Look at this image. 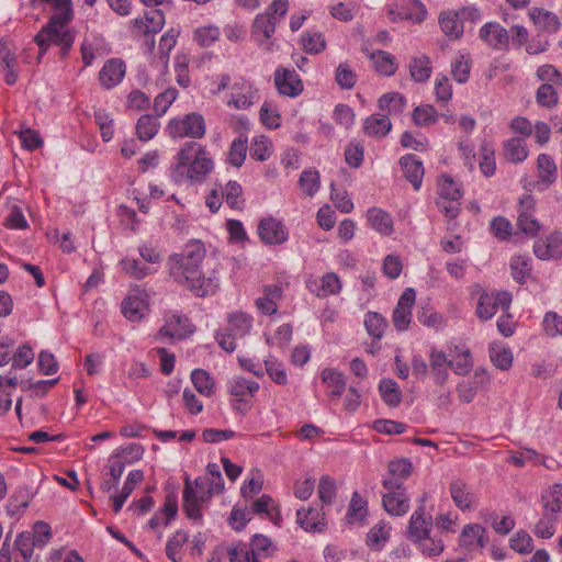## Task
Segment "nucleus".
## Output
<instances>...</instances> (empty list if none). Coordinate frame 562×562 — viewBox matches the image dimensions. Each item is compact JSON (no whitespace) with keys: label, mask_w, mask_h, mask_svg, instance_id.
I'll list each match as a JSON object with an SVG mask.
<instances>
[{"label":"nucleus","mask_w":562,"mask_h":562,"mask_svg":"<svg viewBox=\"0 0 562 562\" xmlns=\"http://www.w3.org/2000/svg\"><path fill=\"white\" fill-rule=\"evenodd\" d=\"M512 303V295L508 292L483 293L477 302L476 315L482 321L492 318L501 307L508 312Z\"/></svg>","instance_id":"9d476101"},{"label":"nucleus","mask_w":562,"mask_h":562,"mask_svg":"<svg viewBox=\"0 0 562 562\" xmlns=\"http://www.w3.org/2000/svg\"><path fill=\"white\" fill-rule=\"evenodd\" d=\"M438 194L448 201H458L462 196L460 187L448 175H442L438 180Z\"/></svg>","instance_id":"a18cd8bd"},{"label":"nucleus","mask_w":562,"mask_h":562,"mask_svg":"<svg viewBox=\"0 0 562 562\" xmlns=\"http://www.w3.org/2000/svg\"><path fill=\"white\" fill-rule=\"evenodd\" d=\"M214 490L209 487L207 477H198L194 486L187 476L183 488V512L188 518L199 520L202 517L201 507L206 504L213 496Z\"/></svg>","instance_id":"39448f33"},{"label":"nucleus","mask_w":562,"mask_h":562,"mask_svg":"<svg viewBox=\"0 0 562 562\" xmlns=\"http://www.w3.org/2000/svg\"><path fill=\"white\" fill-rule=\"evenodd\" d=\"M169 134L171 137H190L202 138L206 131L204 117L192 112L184 115L182 119H173L168 124Z\"/></svg>","instance_id":"0eeeda50"},{"label":"nucleus","mask_w":562,"mask_h":562,"mask_svg":"<svg viewBox=\"0 0 562 562\" xmlns=\"http://www.w3.org/2000/svg\"><path fill=\"white\" fill-rule=\"evenodd\" d=\"M431 526V518L426 519L425 515H423V507L417 508L413 515L411 516L407 533L408 538H411L415 542H420L426 540L429 536Z\"/></svg>","instance_id":"393cba45"},{"label":"nucleus","mask_w":562,"mask_h":562,"mask_svg":"<svg viewBox=\"0 0 562 562\" xmlns=\"http://www.w3.org/2000/svg\"><path fill=\"white\" fill-rule=\"evenodd\" d=\"M364 326L368 334L374 340H380L383 337L387 323L381 314L376 312H369L366 314Z\"/></svg>","instance_id":"c03bdc74"},{"label":"nucleus","mask_w":562,"mask_h":562,"mask_svg":"<svg viewBox=\"0 0 562 562\" xmlns=\"http://www.w3.org/2000/svg\"><path fill=\"white\" fill-rule=\"evenodd\" d=\"M144 293L135 291L130 293L122 302V313L131 322H137L143 317L147 304Z\"/></svg>","instance_id":"a878e982"},{"label":"nucleus","mask_w":562,"mask_h":562,"mask_svg":"<svg viewBox=\"0 0 562 562\" xmlns=\"http://www.w3.org/2000/svg\"><path fill=\"white\" fill-rule=\"evenodd\" d=\"M378 104L380 110L387 116L402 113L407 105V101L400 92H389L381 95Z\"/></svg>","instance_id":"2f4dec72"},{"label":"nucleus","mask_w":562,"mask_h":562,"mask_svg":"<svg viewBox=\"0 0 562 562\" xmlns=\"http://www.w3.org/2000/svg\"><path fill=\"white\" fill-rule=\"evenodd\" d=\"M192 331V325L186 316L171 313L167 316L165 325L159 330V335L161 337L183 339Z\"/></svg>","instance_id":"dca6fc26"},{"label":"nucleus","mask_w":562,"mask_h":562,"mask_svg":"<svg viewBox=\"0 0 562 562\" xmlns=\"http://www.w3.org/2000/svg\"><path fill=\"white\" fill-rule=\"evenodd\" d=\"M288 10L289 0H273L265 13H259L255 18L251 36L262 50L271 53L277 47L273 35L277 24L285 16Z\"/></svg>","instance_id":"20e7f679"},{"label":"nucleus","mask_w":562,"mask_h":562,"mask_svg":"<svg viewBox=\"0 0 562 562\" xmlns=\"http://www.w3.org/2000/svg\"><path fill=\"white\" fill-rule=\"evenodd\" d=\"M529 16L535 24L544 29L555 30L559 25L558 16L554 13L541 8L531 9L529 12Z\"/></svg>","instance_id":"6e6d98bb"},{"label":"nucleus","mask_w":562,"mask_h":562,"mask_svg":"<svg viewBox=\"0 0 562 562\" xmlns=\"http://www.w3.org/2000/svg\"><path fill=\"white\" fill-rule=\"evenodd\" d=\"M367 514V503L359 496L357 492L352 494L347 519L350 524L361 521Z\"/></svg>","instance_id":"774afa93"},{"label":"nucleus","mask_w":562,"mask_h":562,"mask_svg":"<svg viewBox=\"0 0 562 562\" xmlns=\"http://www.w3.org/2000/svg\"><path fill=\"white\" fill-rule=\"evenodd\" d=\"M188 541V535L187 532L179 530L177 531L172 538L169 539L166 546V554L168 559H170L172 562H179L180 555L179 551L181 547Z\"/></svg>","instance_id":"338daca9"},{"label":"nucleus","mask_w":562,"mask_h":562,"mask_svg":"<svg viewBox=\"0 0 562 562\" xmlns=\"http://www.w3.org/2000/svg\"><path fill=\"white\" fill-rule=\"evenodd\" d=\"M247 154V136L243 134L238 138L234 139L229 147L228 162L234 167H240L246 158Z\"/></svg>","instance_id":"3c124183"},{"label":"nucleus","mask_w":562,"mask_h":562,"mask_svg":"<svg viewBox=\"0 0 562 562\" xmlns=\"http://www.w3.org/2000/svg\"><path fill=\"white\" fill-rule=\"evenodd\" d=\"M474 379L475 381L473 383L462 382L458 384V397L462 403H471L474 400L475 394L477 392V384H483L488 380L485 372H475Z\"/></svg>","instance_id":"ea45409f"},{"label":"nucleus","mask_w":562,"mask_h":562,"mask_svg":"<svg viewBox=\"0 0 562 562\" xmlns=\"http://www.w3.org/2000/svg\"><path fill=\"white\" fill-rule=\"evenodd\" d=\"M322 380L330 390V397L339 398L342 395L346 389V380L341 372L331 369H325L322 372Z\"/></svg>","instance_id":"e433bc0d"},{"label":"nucleus","mask_w":562,"mask_h":562,"mask_svg":"<svg viewBox=\"0 0 562 562\" xmlns=\"http://www.w3.org/2000/svg\"><path fill=\"white\" fill-rule=\"evenodd\" d=\"M392 123L386 114H373L364 121V132L370 136L384 137L391 131Z\"/></svg>","instance_id":"473e14b6"},{"label":"nucleus","mask_w":562,"mask_h":562,"mask_svg":"<svg viewBox=\"0 0 562 562\" xmlns=\"http://www.w3.org/2000/svg\"><path fill=\"white\" fill-rule=\"evenodd\" d=\"M358 76L348 64H340L335 71V80L344 90H350L357 83Z\"/></svg>","instance_id":"bf43d9fd"},{"label":"nucleus","mask_w":562,"mask_h":562,"mask_svg":"<svg viewBox=\"0 0 562 562\" xmlns=\"http://www.w3.org/2000/svg\"><path fill=\"white\" fill-rule=\"evenodd\" d=\"M491 361L501 370H508L513 364V353L510 349L499 346H493L490 349Z\"/></svg>","instance_id":"e2e57ef3"},{"label":"nucleus","mask_w":562,"mask_h":562,"mask_svg":"<svg viewBox=\"0 0 562 562\" xmlns=\"http://www.w3.org/2000/svg\"><path fill=\"white\" fill-rule=\"evenodd\" d=\"M486 529L479 524H469L462 528L461 541L462 544L471 548L474 543L483 549L486 546L487 539L485 538Z\"/></svg>","instance_id":"72a5a7b5"},{"label":"nucleus","mask_w":562,"mask_h":562,"mask_svg":"<svg viewBox=\"0 0 562 562\" xmlns=\"http://www.w3.org/2000/svg\"><path fill=\"white\" fill-rule=\"evenodd\" d=\"M205 247L200 240L188 243L183 250L168 259L170 278L199 297L213 295L218 289L215 276L205 278L201 265L205 258Z\"/></svg>","instance_id":"f257e3e1"},{"label":"nucleus","mask_w":562,"mask_h":562,"mask_svg":"<svg viewBox=\"0 0 562 562\" xmlns=\"http://www.w3.org/2000/svg\"><path fill=\"white\" fill-rule=\"evenodd\" d=\"M382 400L390 406H397L401 403V391L395 381L383 379L379 384Z\"/></svg>","instance_id":"de8ad7c7"},{"label":"nucleus","mask_w":562,"mask_h":562,"mask_svg":"<svg viewBox=\"0 0 562 562\" xmlns=\"http://www.w3.org/2000/svg\"><path fill=\"white\" fill-rule=\"evenodd\" d=\"M452 358L451 369L456 374L465 375L471 371L472 359L470 350H460L458 347H456Z\"/></svg>","instance_id":"4d7b16f0"},{"label":"nucleus","mask_w":562,"mask_h":562,"mask_svg":"<svg viewBox=\"0 0 562 562\" xmlns=\"http://www.w3.org/2000/svg\"><path fill=\"white\" fill-rule=\"evenodd\" d=\"M222 198L227 205L234 210H241L245 205L241 186L236 181H228L225 189L221 191Z\"/></svg>","instance_id":"a19ab883"},{"label":"nucleus","mask_w":562,"mask_h":562,"mask_svg":"<svg viewBox=\"0 0 562 562\" xmlns=\"http://www.w3.org/2000/svg\"><path fill=\"white\" fill-rule=\"evenodd\" d=\"M413 473V463L408 459L392 460L387 464V476L382 481L385 490H401L403 482Z\"/></svg>","instance_id":"ddd939ff"},{"label":"nucleus","mask_w":562,"mask_h":562,"mask_svg":"<svg viewBox=\"0 0 562 562\" xmlns=\"http://www.w3.org/2000/svg\"><path fill=\"white\" fill-rule=\"evenodd\" d=\"M538 186L541 189L550 188L558 178V168L553 158L547 154H540L537 158Z\"/></svg>","instance_id":"412c9836"},{"label":"nucleus","mask_w":562,"mask_h":562,"mask_svg":"<svg viewBox=\"0 0 562 562\" xmlns=\"http://www.w3.org/2000/svg\"><path fill=\"white\" fill-rule=\"evenodd\" d=\"M438 112L430 104L416 106L413 111V122L417 126L432 125L438 121Z\"/></svg>","instance_id":"09e8293b"},{"label":"nucleus","mask_w":562,"mask_h":562,"mask_svg":"<svg viewBox=\"0 0 562 562\" xmlns=\"http://www.w3.org/2000/svg\"><path fill=\"white\" fill-rule=\"evenodd\" d=\"M370 225L380 234L390 236L394 232L393 220L391 215L382 209L371 207L367 212Z\"/></svg>","instance_id":"cd10ccee"},{"label":"nucleus","mask_w":562,"mask_h":562,"mask_svg":"<svg viewBox=\"0 0 562 562\" xmlns=\"http://www.w3.org/2000/svg\"><path fill=\"white\" fill-rule=\"evenodd\" d=\"M400 165L406 180L413 184L415 190H418L424 176L423 162L415 155L408 154L400 159Z\"/></svg>","instance_id":"b1692460"},{"label":"nucleus","mask_w":562,"mask_h":562,"mask_svg":"<svg viewBox=\"0 0 562 562\" xmlns=\"http://www.w3.org/2000/svg\"><path fill=\"white\" fill-rule=\"evenodd\" d=\"M252 318L244 312H236L229 315L226 331L234 337H244L251 328Z\"/></svg>","instance_id":"c9c22d12"},{"label":"nucleus","mask_w":562,"mask_h":562,"mask_svg":"<svg viewBox=\"0 0 562 562\" xmlns=\"http://www.w3.org/2000/svg\"><path fill=\"white\" fill-rule=\"evenodd\" d=\"M297 524L306 531H323L326 527L321 512L310 507L307 510L299 509L296 513Z\"/></svg>","instance_id":"c756f323"},{"label":"nucleus","mask_w":562,"mask_h":562,"mask_svg":"<svg viewBox=\"0 0 562 562\" xmlns=\"http://www.w3.org/2000/svg\"><path fill=\"white\" fill-rule=\"evenodd\" d=\"M14 547L16 551H19L20 554L22 555L23 561L30 562L33 555L34 547H37V544L33 540L32 533L24 531L16 537Z\"/></svg>","instance_id":"0e129e2a"},{"label":"nucleus","mask_w":562,"mask_h":562,"mask_svg":"<svg viewBox=\"0 0 562 562\" xmlns=\"http://www.w3.org/2000/svg\"><path fill=\"white\" fill-rule=\"evenodd\" d=\"M125 75V64L119 58L109 59L99 72V80L105 89L119 85Z\"/></svg>","instance_id":"aec40b11"},{"label":"nucleus","mask_w":562,"mask_h":562,"mask_svg":"<svg viewBox=\"0 0 562 562\" xmlns=\"http://www.w3.org/2000/svg\"><path fill=\"white\" fill-rule=\"evenodd\" d=\"M409 75L417 82H425L431 75L429 57L426 55L414 56L409 61Z\"/></svg>","instance_id":"58836bf2"},{"label":"nucleus","mask_w":562,"mask_h":562,"mask_svg":"<svg viewBox=\"0 0 562 562\" xmlns=\"http://www.w3.org/2000/svg\"><path fill=\"white\" fill-rule=\"evenodd\" d=\"M535 255L541 259L560 258L562 256V233L552 232L546 239H539L533 245Z\"/></svg>","instance_id":"f3484780"},{"label":"nucleus","mask_w":562,"mask_h":562,"mask_svg":"<svg viewBox=\"0 0 562 562\" xmlns=\"http://www.w3.org/2000/svg\"><path fill=\"white\" fill-rule=\"evenodd\" d=\"M272 145L268 137L259 136L256 137L250 146V156L255 160L265 161L272 153Z\"/></svg>","instance_id":"680f3d73"},{"label":"nucleus","mask_w":562,"mask_h":562,"mask_svg":"<svg viewBox=\"0 0 562 562\" xmlns=\"http://www.w3.org/2000/svg\"><path fill=\"white\" fill-rule=\"evenodd\" d=\"M259 384L243 376H233L228 382V392L238 402H247L258 392Z\"/></svg>","instance_id":"5701e85b"},{"label":"nucleus","mask_w":562,"mask_h":562,"mask_svg":"<svg viewBox=\"0 0 562 562\" xmlns=\"http://www.w3.org/2000/svg\"><path fill=\"white\" fill-rule=\"evenodd\" d=\"M191 380L200 394L210 396L213 393L214 382L205 370H193L191 373Z\"/></svg>","instance_id":"5fc2aeb1"},{"label":"nucleus","mask_w":562,"mask_h":562,"mask_svg":"<svg viewBox=\"0 0 562 562\" xmlns=\"http://www.w3.org/2000/svg\"><path fill=\"white\" fill-rule=\"evenodd\" d=\"M429 361L435 382L442 385L448 380V369L451 368L452 361L448 360L443 351L436 349L431 350Z\"/></svg>","instance_id":"bb28decb"},{"label":"nucleus","mask_w":562,"mask_h":562,"mask_svg":"<svg viewBox=\"0 0 562 562\" xmlns=\"http://www.w3.org/2000/svg\"><path fill=\"white\" fill-rule=\"evenodd\" d=\"M480 37L490 47L497 50H508V31L497 22H487L480 29Z\"/></svg>","instance_id":"2eb2a0df"},{"label":"nucleus","mask_w":562,"mask_h":562,"mask_svg":"<svg viewBox=\"0 0 562 562\" xmlns=\"http://www.w3.org/2000/svg\"><path fill=\"white\" fill-rule=\"evenodd\" d=\"M306 286L317 297H327L337 294L341 289V283L336 273L329 272L319 280L310 279L306 282Z\"/></svg>","instance_id":"a211bd4d"},{"label":"nucleus","mask_w":562,"mask_h":562,"mask_svg":"<svg viewBox=\"0 0 562 562\" xmlns=\"http://www.w3.org/2000/svg\"><path fill=\"white\" fill-rule=\"evenodd\" d=\"M214 162L206 148L198 142L184 143L176 156L175 171L192 183H201L212 172Z\"/></svg>","instance_id":"7ed1b4c3"},{"label":"nucleus","mask_w":562,"mask_h":562,"mask_svg":"<svg viewBox=\"0 0 562 562\" xmlns=\"http://www.w3.org/2000/svg\"><path fill=\"white\" fill-rule=\"evenodd\" d=\"M536 199L531 194H524L518 202L517 226L529 237H536L541 229V225L535 216Z\"/></svg>","instance_id":"6e6552de"},{"label":"nucleus","mask_w":562,"mask_h":562,"mask_svg":"<svg viewBox=\"0 0 562 562\" xmlns=\"http://www.w3.org/2000/svg\"><path fill=\"white\" fill-rule=\"evenodd\" d=\"M416 292L413 288L404 290L393 311L392 321L394 327L400 330H406L412 322V308L415 304Z\"/></svg>","instance_id":"f8f14e48"},{"label":"nucleus","mask_w":562,"mask_h":562,"mask_svg":"<svg viewBox=\"0 0 562 562\" xmlns=\"http://www.w3.org/2000/svg\"><path fill=\"white\" fill-rule=\"evenodd\" d=\"M536 76L542 85L536 93V101L540 106L551 109L558 104V89L562 88V74L550 64L538 67Z\"/></svg>","instance_id":"423d86ee"},{"label":"nucleus","mask_w":562,"mask_h":562,"mask_svg":"<svg viewBox=\"0 0 562 562\" xmlns=\"http://www.w3.org/2000/svg\"><path fill=\"white\" fill-rule=\"evenodd\" d=\"M158 130V121L149 114L142 115L137 121L136 135L143 142L154 138Z\"/></svg>","instance_id":"37998d69"},{"label":"nucleus","mask_w":562,"mask_h":562,"mask_svg":"<svg viewBox=\"0 0 562 562\" xmlns=\"http://www.w3.org/2000/svg\"><path fill=\"white\" fill-rule=\"evenodd\" d=\"M427 10L418 0H401L387 7V16L392 22L411 21L420 23L426 19Z\"/></svg>","instance_id":"1a4fd4ad"},{"label":"nucleus","mask_w":562,"mask_h":562,"mask_svg":"<svg viewBox=\"0 0 562 562\" xmlns=\"http://www.w3.org/2000/svg\"><path fill=\"white\" fill-rule=\"evenodd\" d=\"M391 528L384 524L379 522L374 525L367 536V544L373 550H380L382 543L390 538Z\"/></svg>","instance_id":"8fccbe9b"},{"label":"nucleus","mask_w":562,"mask_h":562,"mask_svg":"<svg viewBox=\"0 0 562 562\" xmlns=\"http://www.w3.org/2000/svg\"><path fill=\"white\" fill-rule=\"evenodd\" d=\"M273 82L278 92L289 98H295L303 91V81L294 69L279 67L274 71Z\"/></svg>","instance_id":"9b49d317"},{"label":"nucleus","mask_w":562,"mask_h":562,"mask_svg":"<svg viewBox=\"0 0 562 562\" xmlns=\"http://www.w3.org/2000/svg\"><path fill=\"white\" fill-rule=\"evenodd\" d=\"M34 8L41 3L50 7V18L46 25L36 34L34 41L40 48L38 60L48 47L54 44L60 47V58H66L75 43L76 32L68 27L74 18L71 0H32Z\"/></svg>","instance_id":"f03ea898"},{"label":"nucleus","mask_w":562,"mask_h":562,"mask_svg":"<svg viewBox=\"0 0 562 562\" xmlns=\"http://www.w3.org/2000/svg\"><path fill=\"white\" fill-rule=\"evenodd\" d=\"M541 504L544 513L555 516L562 510V484L555 483L541 493Z\"/></svg>","instance_id":"c85d7f7f"},{"label":"nucleus","mask_w":562,"mask_h":562,"mask_svg":"<svg viewBox=\"0 0 562 562\" xmlns=\"http://www.w3.org/2000/svg\"><path fill=\"white\" fill-rule=\"evenodd\" d=\"M451 498L454 505L461 510L471 509L476 498L471 492L470 486L462 480L457 479L449 486Z\"/></svg>","instance_id":"4be33fe9"},{"label":"nucleus","mask_w":562,"mask_h":562,"mask_svg":"<svg viewBox=\"0 0 562 562\" xmlns=\"http://www.w3.org/2000/svg\"><path fill=\"white\" fill-rule=\"evenodd\" d=\"M303 49L308 54H319L326 48V42L321 33L306 32L301 36Z\"/></svg>","instance_id":"13d9d810"},{"label":"nucleus","mask_w":562,"mask_h":562,"mask_svg":"<svg viewBox=\"0 0 562 562\" xmlns=\"http://www.w3.org/2000/svg\"><path fill=\"white\" fill-rule=\"evenodd\" d=\"M442 32L451 38H459L463 33V24L459 20V12L447 11L439 15Z\"/></svg>","instance_id":"f704fd0d"},{"label":"nucleus","mask_w":562,"mask_h":562,"mask_svg":"<svg viewBox=\"0 0 562 562\" xmlns=\"http://www.w3.org/2000/svg\"><path fill=\"white\" fill-rule=\"evenodd\" d=\"M503 155L509 162H522L528 157L525 139L520 137H513L504 142Z\"/></svg>","instance_id":"7c9ffc66"},{"label":"nucleus","mask_w":562,"mask_h":562,"mask_svg":"<svg viewBox=\"0 0 562 562\" xmlns=\"http://www.w3.org/2000/svg\"><path fill=\"white\" fill-rule=\"evenodd\" d=\"M221 31L216 25L198 27L193 33V40L201 47H209L220 40Z\"/></svg>","instance_id":"49530a36"},{"label":"nucleus","mask_w":562,"mask_h":562,"mask_svg":"<svg viewBox=\"0 0 562 562\" xmlns=\"http://www.w3.org/2000/svg\"><path fill=\"white\" fill-rule=\"evenodd\" d=\"M176 81L182 88H188L191 83L189 76V58L187 55H177L175 58Z\"/></svg>","instance_id":"69168bd1"},{"label":"nucleus","mask_w":562,"mask_h":562,"mask_svg":"<svg viewBox=\"0 0 562 562\" xmlns=\"http://www.w3.org/2000/svg\"><path fill=\"white\" fill-rule=\"evenodd\" d=\"M369 58L374 63L375 70L384 76H392L397 70L395 57L387 52H372Z\"/></svg>","instance_id":"4c0bfd02"},{"label":"nucleus","mask_w":562,"mask_h":562,"mask_svg":"<svg viewBox=\"0 0 562 562\" xmlns=\"http://www.w3.org/2000/svg\"><path fill=\"white\" fill-rule=\"evenodd\" d=\"M145 21L135 20V25L144 26V33H157L165 24V14L161 10L153 8L145 13Z\"/></svg>","instance_id":"79ce46f5"},{"label":"nucleus","mask_w":562,"mask_h":562,"mask_svg":"<svg viewBox=\"0 0 562 562\" xmlns=\"http://www.w3.org/2000/svg\"><path fill=\"white\" fill-rule=\"evenodd\" d=\"M480 169L486 176L491 177L495 173V150L488 143L484 142L480 147Z\"/></svg>","instance_id":"864d4df0"},{"label":"nucleus","mask_w":562,"mask_h":562,"mask_svg":"<svg viewBox=\"0 0 562 562\" xmlns=\"http://www.w3.org/2000/svg\"><path fill=\"white\" fill-rule=\"evenodd\" d=\"M512 276L518 283H524L531 272V261L525 256H515L510 261Z\"/></svg>","instance_id":"603ef678"},{"label":"nucleus","mask_w":562,"mask_h":562,"mask_svg":"<svg viewBox=\"0 0 562 562\" xmlns=\"http://www.w3.org/2000/svg\"><path fill=\"white\" fill-rule=\"evenodd\" d=\"M301 190L308 196H313L319 189V173L316 170H304L299 179Z\"/></svg>","instance_id":"052dcab7"},{"label":"nucleus","mask_w":562,"mask_h":562,"mask_svg":"<svg viewBox=\"0 0 562 562\" xmlns=\"http://www.w3.org/2000/svg\"><path fill=\"white\" fill-rule=\"evenodd\" d=\"M258 234L267 245H281L288 239V231L282 222L274 217H265L259 222Z\"/></svg>","instance_id":"4468645a"},{"label":"nucleus","mask_w":562,"mask_h":562,"mask_svg":"<svg viewBox=\"0 0 562 562\" xmlns=\"http://www.w3.org/2000/svg\"><path fill=\"white\" fill-rule=\"evenodd\" d=\"M387 491L382 498L384 509L393 516H404L407 514L411 505L405 488Z\"/></svg>","instance_id":"6ab92c4d"}]
</instances>
